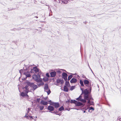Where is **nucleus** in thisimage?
<instances>
[{
	"label": "nucleus",
	"mask_w": 121,
	"mask_h": 121,
	"mask_svg": "<svg viewBox=\"0 0 121 121\" xmlns=\"http://www.w3.org/2000/svg\"><path fill=\"white\" fill-rule=\"evenodd\" d=\"M89 89H86L84 90L82 93L84 94V98L85 99L88 100L87 103L89 105H92L93 104V99L89 95Z\"/></svg>",
	"instance_id": "1"
},
{
	"label": "nucleus",
	"mask_w": 121,
	"mask_h": 121,
	"mask_svg": "<svg viewBox=\"0 0 121 121\" xmlns=\"http://www.w3.org/2000/svg\"><path fill=\"white\" fill-rule=\"evenodd\" d=\"M44 89L45 91L47 93L48 95H49L51 93V91L49 88L48 85L47 84H45Z\"/></svg>",
	"instance_id": "2"
},
{
	"label": "nucleus",
	"mask_w": 121,
	"mask_h": 121,
	"mask_svg": "<svg viewBox=\"0 0 121 121\" xmlns=\"http://www.w3.org/2000/svg\"><path fill=\"white\" fill-rule=\"evenodd\" d=\"M71 103H73L75 104L77 106H84L83 104L78 101L75 100H71Z\"/></svg>",
	"instance_id": "3"
},
{
	"label": "nucleus",
	"mask_w": 121,
	"mask_h": 121,
	"mask_svg": "<svg viewBox=\"0 0 121 121\" xmlns=\"http://www.w3.org/2000/svg\"><path fill=\"white\" fill-rule=\"evenodd\" d=\"M33 71H34L33 72L34 73H37L38 74H41V73L40 71L39 70V69H37L36 67H33V69H31L30 71L32 73Z\"/></svg>",
	"instance_id": "4"
},
{
	"label": "nucleus",
	"mask_w": 121,
	"mask_h": 121,
	"mask_svg": "<svg viewBox=\"0 0 121 121\" xmlns=\"http://www.w3.org/2000/svg\"><path fill=\"white\" fill-rule=\"evenodd\" d=\"M28 84L34 90H35L38 87L37 85L34 84L33 83L28 82Z\"/></svg>",
	"instance_id": "5"
},
{
	"label": "nucleus",
	"mask_w": 121,
	"mask_h": 121,
	"mask_svg": "<svg viewBox=\"0 0 121 121\" xmlns=\"http://www.w3.org/2000/svg\"><path fill=\"white\" fill-rule=\"evenodd\" d=\"M40 74H38L37 75L35 74L33 76V78L36 82L40 78Z\"/></svg>",
	"instance_id": "6"
},
{
	"label": "nucleus",
	"mask_w": 121,
	"mask_h": 121,
	"mask_svg": "<svg viewBox=\"0 0 121 121\" xmlns=\"http://www.w3.org/2000/svg\"><path fill=\"white\" fill-rule=\"evenodd\" d=\"M36 82H37V85L39 86L43 85L44 84V82L42 81V79L41 78L37 81Z\"/></svg>",
	"instance_id": "7"
},
{
	"label": "nucleus",
	"mask_w": 121,
	"mask_h": 121,
	"mask_svg": "<svg viewBox=\"0 0 121 121\" xmlns=\"http://www.w3.org/2000/svg\"><path fill=\"white\" fill-rule=\"evenodd\" d=\"M64 82L63 80L62 79H58L57 80L56 85H62L63 84Z\"/></svg>",
	"instance_id": "8"
},
{
	"label": "nucleus",
	"mask_w": 121,
	"mask_h": 121,
	"mask_svg": "<svg viewBox=\"0 0 121 121\" xmlns=\"http://www.w3.org/2000/svg\"><path fill=\"white\" fill-rule=\"evenodd\" d=\"M50 105H52L54 106L55 108H58L60 107V105L58 103H50Z\"/></svg>",
	"instance_id": "9"
},
{
	"label": "nucleus",
	"mask_w": 121,
	"mask_h": 121,
	"mask_svg": "<svg viewBox=\"0 0 121 121\" xmlns=\"http://www.w3.org/2000/svg\"><path fill=\"white\" fill-rule=\"evenodd\" d=\"M82 96L81 95H80L78 98H77L76 99L78 101H80L82 102L83 103H85L86 102V101L84 99H82Z\"/></svg>",
	"instance_id": "10"
},
{
	"label": "nucleus",
	"mask_w": 121,
	"mask_h": 121,
	"mask_svg": "<svg viewBox=\"0 0 121 121\" xmlns=\"http://www.w3.org/2000/svg\"><path fill=\"white\" fill-rule=\"evenodd\" d=\"M32 114L33 113L32 112H27V113H26L25 116L24 117L26 118H27L28 119H29V118H28V117L32 115Z\"/></svg>",
	"instance_id": "11"
},
{
	"label": "nucleus",
	"mask_w": 121,
	"mask_h": 121,
	"mask_svg": "<svg viewBox=\"0 0 121 121\" xmlns=\"http://www.w3.org/2000/svg\"><path fill=\"white\" fill-rule=\"evenodd\" d=\"M62 77L66 81L67 79V75L65 73H63L62 74Z\"/></svg>",
	"instance_id": "12"
},
{
	"label": "nucleus",
	"mask_w": 121,
	"mask_h": 121,
	"mask_svg": "<svg viewBox=\"0 0 121 121\" xmlns=\"http://www.w3.org/2000/svg\"><path fill=\"white\" fill-rule=\"evenodd\" d=\"M28 93H26L25 91L22 92L21 94V95L23 97H25V96H28V95H27Z\"/></svg>",
	"instance_id": "13"
},
{
	"label": "nucleus",
	"mask_w": 121,
	"mask_h": 121,
	"mask_svg": "<svg viewBox=\"0 0 121 121\" xmlns=\"http://www.w3.org/2000/svg\"><path fill=\"white\" fill-rule=\"evenodd\" d=\"M48 110L50 111H52L54 110V108L53 106H48Z\"/></svg>",
	"instance_id": "14"
},
{
	"label": "nucleus",
	"mask_w": 121,
	"mask_h": 121,
	"mask_svg": "<svg viewBox=\"0 0 121 121\" xmlns=\"http://www.w3.org/2000/svg\"><path fill=\"white\" fill-rule=\"evenodd\" d=\"M77 81V79L75 78H72L70 80V82L72 83H76Z\"/></svg>",
	"instance_id": "15"
},
{
	"label": "nucleus",
	"mask_w": 121,
	"mask_h": 121,
	"mask_svg": "<svg viewBox=\"0 0 121 121\" xmlns=\"http://www.w3.org/2000/svg\"><path fill=\"white\" fill-rule=\"evenodd\" d=\"M83 82L84 85L86 86H88V84H89V81L86 80H84Z\"/></svg>",
	"instance_id": "16"
},
{
	"label": "nucleus",
	"mask_w": 121,
	"mask_h": 121,
	"mask_svg": "<svg viewBox=\"0 0 121 121\" xmlns=\"http://www.w3.org/2000/svg\"><path fill=\"white\" fill-rule=\"evenodd\" d=\"M48 104V103L46 101H44L42 100L40 102V104H43V105H47Z\"/></svg>",
	"instance_id": "17"
},
{
	"label": "nucleus",
	"mask_w": 121,
	"mask_h": 121,
	"mask_svg": "<svg viewBox=\"0 0 121 121\" xmlns=\"http://www.w3.org/2000/svg\"><path fill=\"white\" fill-rule=\"evenodd\" d=\"M28 86H26L25 87V91L26 92V93H28V92L29 91V88H28Z\"/></svg>",
	"instance_id": "18"
},
{
	"label": "nucleus",
	"mask_w": 121,
	"mask_h": 121,
	"mask_svg": "<svg viewBox=\"0 0 121 121\" xmlns=\"http://www.w3.org/2000/svg\"><path fill=\"white\" fill-rule=\"evenodd\" d=\"M56 73L55 72H52L50 74L51 76L52 77H54L56 75Z\"/></svg>",
	"instance_id": "19"
},
{
	"label": "nucleus",
	"mask_w": 121,
	"mask_h": 121,
	"mask_svg": "<svg viewBox=\"0 0 121 121\" xmlns=\"http://www.w3.org/2000/svg\"><path fill=\"white\" fill-rule=\"evenodd\" d=\"M64 91L66 92H67L68 91V89L66 86H64Z\"/></svg>",
	"instance_id": "20"
},
{
	"label": "nucleus",
	"mask_w": 121,
	"mask_h": 121,
	"mask_svg": "<svg viewBox=\"0 0 121 121\" xmlns=\"http://www.w3.org/2000/svg\"><path fill=\"white\" fill-rule=\"evenodd\" d=\"M48 80V78L47 77H45L43 78V80L44 81H47Z\"/></svg>",
	"instance_id": "21"
},
{
	"label": "nucleus",
	"mask_w": 121,
	"mask_h": 121,
	"mask_svg": "<svg viewBox=\"0 0 121 121\" xmlns=\"http://www.w3.org/2000/svg\"><path fill=\"white\" fill-rule=\"evenodd\" d=\"M65 84L66 86L67 87H69L70 86L69 82L66 81Z\"/></svg>",
	"instance_id": "22"
},
{
	"label": "nucleus",
	"mask_w": 121,
	"mask_h": 121,
	"mask_svg": "<svg viewBox=\"0 0 121 121\" xmlns=\"http://www.w3.org/2000/svg\"><path fill=\"white\" fill-rule=\"evenodd\" d=\"M60 70H65L63 69H57L56 70V71L60 73H61V72L60 71Z\"/></svg>",
	"instance_id": "23"
},
{
	"label": "nucleus",
	"mask_w": 121,
	"mask_h": 121,
	"mask_svg": "<svg viewBox=\"0 0 121 121\" xmlns=\"http://www.w3.org/2000/svg\"><path fill=\"white\" fill-rule=\"evenodd\" d=\"M80 84L82 86H84L83 82L81 80H80Z\"/></svg>",
	"instance_id": "24"
},
{
	"label": "nucleus",
	"mask_w": 121,
	"mask_h": 121,
	"mask_svg": "<svg viewBox=\"0 0 121 121\" xmlns=\"http://www.w3.org/2000/svg\"><path fill=\"white\" fill-rule=\"evenodd\" d=\"M63 110H64V108L63 106H62L59 109V110L60 111H61Z\"/></svg>",
	"instance_id": "25"
},
{
	"label": "nucleus",
	"mask_w": 121,
	"mask_h": 121,
	"mask_svg": "<svg viewBox=\"0 0 121 121\" xmlns=\"http://www.w3.org/2000/svg\"><path fill=\"white\" fill-rule=\"evenodd\" d=\"M24 74L25 75L26 77H30V74H29L28 73H24Z\"/></svg>",
	"instance_id": "26"
},
{
	"label": "nucleus",
	"mask_w": 121,
	"mask_h": 121,
	"mask_svg": "<svg viewBox=\"0 0 121 121\" xmlns=\"http://www.w3.org/2000/svg\"><path fill=\"white\" fill-rule=\"evenodd\" d=\"M91 110H92L93 111L94 110V108L92 107H90L89 108V109L88 111V112H91V111H90Z\"/></svg>",
	"instance_id": "27"
},
{
	"label": "nucleus",
	"mask_w": 121,
	"mask_h": 121,
	"mask_svg": "<svg viewBox=\"0 0 121 121\" xmlns=\"http://www.w3.org/2000/svg\"><path fill=\"white\" fill-rule=\"evenodd\" d=\"M73 77V76L72 75H70L68 77V80H69Z\"/></svg>",
	"instance_id": "28"
},
{
	"label": "nucleus",
	"mask_w": 121,
	"mask_h": 121,
	"mask_svg": "<svg viewBox=\"0 0 121 121\" xmlns=\"http://www.w3.org/2000/svg\"><path fill=\"white\" fill-rule=\"evenodd\" d=\"M39 108H40V110H43V108H44V107L43 106H39Z\"/></svg>",
	"instance_id": "29"
},
{
	"label": "nucleus",
	"mask_w": 121,
	"mask_h": 121,
	"mask_svg": "<svg viewBox=\"0 0 121 121\" xmlns=\"http://www.w3.org/2000/svg\"><path fill=\"white\" fill-rule=\"evenodd\" d=\"M75 87V86H71L70 88V90L71 91L73 90V89H74Z\"/></svg>",
	"instance_id": "30"
},
{
	"label": "nucleus",
	"mask_w": 121,
	"mask_h": 121,
	"mask_svg": "<svg viewBox=\"0 0 121 121\" xmlns=\"http://www.w3.org/2000/svg\"><path fill=\"white\" fill-rule=\"evenodd\" d=\"M55 19H56V20H57L58 21H60V20L61 19V18H57L56 17H55Z\"/></svg>",
	"instance_id": "31"
},
{
	"label": "nucleus",
	"mask_w": 121,
	"mask_h": 121,
	"mask_svg": "<svg viewBox=\"0 0 121 121\" xmlns=\"http://www.w3.org/2000/svg\"><path fill=\"white\" fill-rule=\"evenodd\" d=\"M31 112L30 111V108H28V109L27 112Z\"/></svg>",
	"instance_id": "32"
},
{
	"label": "nucleus",
	"mask_w": 121,
	"mask_h": 121,
	"mask_svg": "<svg viewBox=\"0 0 121 121\" xmlns=\"http://www.w3.org/2000/svg\"><path fill=\"white\" fill-rule=\"evenodd\" d=\"M46 75L48 77H49V75L48 74V73H47L46 74Z\"/></svg>",
	"instance_id": "33"
},
{
	"label": "nucleus",
	"mask_w": 121,
	"mask_h": 121,
	"mask_svg": "<svg viewBox=\"0 0 121 121\" xmlns=\"http://www.w3.org/2000/svg\"><path fill=\"white\" fill-rule=\"evenodd\" d=\"M40 100V99H37V101L38 102H39Z\"/></svg>",
	"instance_id": "34"
},
{
	"label": "nucleus",
	"mask_w": 121,
	"mask_h": 121,
	"mask_svg": "<svg viewBox=\"0 0 121 121\" xmlns=\"http://www.w3.org/2000/svg\"><path fill=\"white\" fill-rule=\"evenodd\" d=\"M23 71V70L22 69H21V70L20 71H19V72L21 74V73H22V72Z\"/></svg>",
	"instance_id": "35"
},
{
	"label": "nucleus",
	"mask_w": 121,
	"mask_h": 121,
	"mask_svg": "<svg viewBox=\"0 0 121 121\" xmlns=\"http://www.w3.org/2000/svg\"><path fill=\"white\" fill-rule=\"evenodd\" d=\"M29 117H30L32 119H34V117H33L32 116H29Z\"/></svg>",
	"instance_id": "36"
},
{
	"label": "nucleus",
	"mask_w": 121,
	"mask_h": 121,
	"mask_svg": "<svg viewBox=\"0 0 121 121\" xmlns=\"http://www.w3.org/2000/svg\"><path fill=\"white\" fill-rule=\"evenodd\" d=\"M81 90L82 91V93H83V89L82 88H81Z\"/></svg>",
	"instance_id": "37"
},
{
	"label": "nucleus",
	"mask_w": 121,
	"mask_h": 121,
	"mask_svg": "<svg viewBox=\"0 0 121 121\" xmlns=\"http://www.w3.org/2000/svg\"><path fill=\"white\" fill-rule=\"evenodd\" d=\"M90 69H91V71L92 72V73H93V74H94V75L95 76V74H94V73H93V72L92 71V70L90 68Z\"/></svg>",
	"instance_id": "38"
},
{
	"label": "nucleus",
	"mask_w": 121,
	"mask_h": 121,
	"mask_svg": "<svg viewBox=\"0 0 121 121\" xmlns=\"http://www.w3.org/2000/svg\"><path fill=\"white\" fill-rule=\"evenodd\" d=\"M35 117V118L34 119L35 120H36V118H37V116H36V117Z\"/></svg>",
	"instance_id": "39"
},
{
	"label": "nucleus",
	"mask_w": 121,
	"mask_h": 121,
	"mask_svg": "<svg viewBox=\"0 0 121 121\" xmlns=\"http://www.w3.org/2000/svg\"><path fill=\"white\" fill-rule=\"evenodd\" d=\"M85 112H86V111H83V112L84 113H85Z\"/></svg>",
	"instance_id": "40"
},
{
	"label": "nucleus",
	"mask_w": 121,
	"mask_h": 121,
	"mask_svg": "<svg viewBox=\"0 0 121 121\" xmlns=\"http://www.w3.org/2000/svg\"><path fill=\"white\" fill-rule=\"evenodd\" d=\"M53 113H56V112H54Z\"/></svg>",
	"instance_id": "41"
},
{
	"label": "nucleus",
	"mask_w": 121,
	"mask_h": 121,
	"mask_svg": "<svg viewBox=\"0 0 121 121\" xmlns=\"http://www.w3.org/2000/svg\"><path fill=\"white\" fill-rule=\"evenodd\" d=\"M35 17H36V18H38V17H37V16Z\"/></svg>",
	"instance_id": "42"
},
{
	"label": "nucleus",
	"mask_w": 121,
	"mask_h": 121,
	"mask_svg": "<svg viewBox=\"0 0 121 121\" xmlns=\"http://www.w3.org/2000/svg\"><path fill=\"white\" fill-rule=\"evenodd\" d=\"M35 117H34V119H35Z\"/></svg>",
	"instance_id": "43"
},
{
	"label": "nucleus",
	"mask_w": 121,
	"mask_h": 121,
	"mask_svg": "<svg viewBox=\"0 0 121 121\" xmlns=\"http://www.w3.org/2000/svg\"><path fill=\"white\" fill-rule=\"evenodd\" d=\"M42 112H44V111H42Z\"/></svg>",
	"instance_id": "44"
},
{
	"label": "nucleus",
	"mask_w": 121,
	"mask_h": 121,
	"mask_svg": "<svg viewBox=\"0 0 121 121\" xmlns=\"http://www.w3.org/2000/svg\"><path fill=\"white\" fill-rule=\"evenodd\" d=\"M90 90H91V88H90Z\"/></svg>",
	"instance_id": "45"
},
{
	"label": "nucleus",
	"mask_w": 121,
	"mask_h": 121,
	"mask_svg": "<svg viewBox=\"0 0 121 121\" xmlns=\"http://www.w3.org/2000/svg\"><path fill=\"white\" fill-rule=\"evenodd\" d=\"M51 100H50V101H49V102H51Z\"/></svg>",
	"instance_id": "46"
},
{
	"label": "nucleus",
	"mask_w": 121,
	"mask_h": 121,
	"mask_svg": "<svg viewBox=\"0 0 121 121\" xmlns=\"http://www.w3.org/2000/svg\"><path fill=\"white\" fill-rule=\"evenodd\" d=\"M57 114V115H58V114Z\"/></svg>",
	"instance_id": "47"
},
{
	"label": "nucleus",
	"mask_w": 121,
	"mask_h": 121,
	"mask_svg": "<svg viewBox=\"0 0 121 121\" xmlns=\"http://www.w3.org/2000/svg\"><path fill=\"white\" fill-rule=\"evenodd\" d=\"M47 57V56H46V57Z\"/></svg>",
	"instance_id": "48"
}]
</instances>
